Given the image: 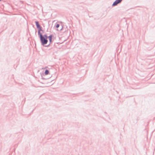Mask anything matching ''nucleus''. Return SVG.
I'll return each instance as SVG.
<instances>
[{
	"label": "nucleus",
	"mask_w": 155,
	"mask_h": 155,
	"mask_svg": "<svg viewBox=\"0 0 155 155\" xmlns=\"http://www.w3.org/2000/svg\"><path fill=\"white\" fill-rule=\"evenodd\" d=\"M47 38L48 37L46 35H44L40 38L41 43L43 45L46 44L48 42Z\"/></svg>",
	"instance_id": "f257e3e1"
},
{
	"label": "nucleus",
	"mask_w": 155,
	"mask_h": 155,
	"mask_svg": "<svg viewBox=\"0 0 155 155\" xmlns=\"http://www.w3.org/2000/svg\"><path fill=\"white\" fill-rule=\"evenodd\" d=\"M122 0H116L113 3V5L115 6L117 5L118 3H120Z\"/></svg>",
	"instance_id": "f03ea898"
},
{
	"label": "nucleus",
	"mask_w": 155,
	"mask_h": 155,
	"mask_svg": "<svg viewBox=\"0 0 155 155\" xmlns=\"http://www.w3.org/2000/svg\"><path fill=\"white\" fill-rule=\"evenodd\" d=\"M41 31H42V30L41 29H38V34L40 36V38L42 36L41 33Z\"/></svg>",
	"instance_id": "7ed1b4c3"
},
{
	"label": "nucleus",
	"mask_w": 155,
	"mask_h": 155,
	"mask_svg": "<svg viewBox=\"0 0 155 155\" xmlns=\"http://www.w3.org/2000/svg\"><path fill=\"white\" fill-rule=\"evenodd\" d=\"M35 23L37 26V27L38 29H41L40 26L38 22L36 21Z\"/></svg>",
	"instance_id": "20e7f679"
},
{
	"label": "nucleus",
	"mask_w": 155,
	"mask_h": 155,
	"mask_svg": "<svg viewBox=\"0 0 155 155\" xmlns=\"http://www.w3.org/2000/svg\"><path fill=\"white\" fill-rule=\"evenodd\" d=\"M52 35H50L48 37V38L49 39V41L50 43L52 42Z\"/></svg>",
	"instance_id": "39448f33"
},
{
	"label": "nucleus",
	"mask_w": 155,
	"mask_h": 155,
	"mask_svg": "<svg viewBox=\"0 0 155 155\" xmlns=\"http://www.w3.org/2000/svg\"><path fill=\"white\" fill-rule=\"evenodd\" d=\"M49 71L48 70H46L45 72V75H47L49 73Z\"/></svg>",
	"instance_id": "423d86ee"
},
{
	"label": "nucleus",
	"mask_w": 155,
	"mask_h": 155,
	"mask_svg": "<svg viewBox=\"0 0 155 155\" xmlns=\"http://www.w3.org/2000/svg\"><path fill=\"white\" fill-rule=\"evenodd\" d=\"M59 26V25L58 24H57L56 26L57 28H58Z\"/></svg>",
	"instance_id": "0eeeda50"
}]
</instances>
